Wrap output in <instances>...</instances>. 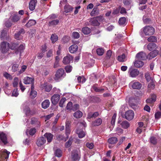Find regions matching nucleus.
<instances>
[{
  "instance_id": "1",
  "label": "nucleus",
  "mask_w": 161,
  "mask_h": 161,
  "mask_svg": "<svg viewBox=\"0 0 161 161\" xmlns=\"http://www.w3.org/2000/svg\"><path fill=\"white\" fill-rule=\"evenodd\" d=\"M143 31L146 36H151L154 34L155 30L153 26L147 25L143 28Z\"/></svg>"
},
{
  "instance_id": "2",
  "label": "nucleus",
  "mask_w": 161,
  "mask_h": 161,
  "mask_svg": "<svg viewBox=\"0 0 161 161\" xmlns=\"http://www.w3.org/2000/svg\"><path fill=\"white\" fill-rule=\"evenodd\" d=\"M10 15L9 19L12 22L16 23L20 19V17L18 15L17 12H11Z\"/></svg>"
},
{
  "instance_id": "3",
  "label": "nucleus",
  "mask_w": 161,
  "mask_h": 161,
  "mask_svg": "<svg viewBox=\"0 0 161 161\" xmlns=\"http://www.w3.org/2000/svg\"><path fill=\"white\" fill-rule=\"evenodd\" d=\"M66 74L63 69L60 68L58 69L56 72L54 80H58L62 77H64L65 76Z\"/></svg>"
},
{
  "instance_id": "4",
  "label": "nucleus",
  "mask_w": 161,
  "mask_h": 161,
  "mask_svg": "<svg viewBox=\"0 0 161 161\" xmlns=\"http://www.w3.org/2000/svg\"><path fill=\"white\" fill-rule=\"evenodd\" d=\"M10 153V152L6 149L2 150L0 154V161H6Z\"/></svg>"
},
{
  "instance_id": "5",
  "label": "nucleus",
  "mask_w": 161,
  "mask_h": 161,
  "mask_svg": "<svg viewBox=\"0 0 161 161\" xmlns=\"http://www.w3.org/2000/svg\"><path fill=\"white\" fill-rule=\"evenodd\" d=\"M80 155V153L77 150H74L71 152V158L74 161H79Z\"/></svg>"
},
{
  "instance_id": "6",
  "label": "nucleus",
  "mask_w": 161,
  "mask_h": 161,
  "mask_svg": "<svg viewBox=\"0 0 161 161\" xmlns=\"http://www.w3.org/2000/svg\"><path fill=\"white\" fill-rule=\"evenodd\" d=\"M9 44L6 42H2L0 46V50L3 53H5L8 51L9 48Z\"/></svg>"
},
{
  "instance_id": "7",
  "label": "nucleus",
  "mask_w": 161,
  "mask_h": 161,
  "mask_svg": "<svg viewBox=\"0 0 161 161\" xmlns=\"http://www.w3.org/2000/svg\"><path fill=\"white\" fill-rule=\"evenodd\" d=\"M125 118L128 120H131L133 119L134 116V112L132 110H129L125 112Z\"/></svg>"
},
{
  "instance_id": "8",
  "label": "nucleus",
  "mask_w": 161,
  "mask_h": 161,
  "mask_svg": "<svg viewBox=\"0 0 161 161\" xmlns=\"http://www.w3.org/2000/svg\"><path fill=\"white\" fill-rule=\"evenodd\" d=\"M0 143L5 145L8 143L7 135L4 132H0Z\"/></svg>"
},
{
  "instance_id": "9",
  "label": "nucleus",
  "mask_w": 161,
  "mask_h": 161,
  "mask_svg": "<svg viewBox=\"0 0 161 161\" xmlns=\"http://www.w3.org/2000/svg\"><path fill=\"white\" fill-rule=\"evenodd\" d=\"M129 73L130 77H135L139 75V72L137 69H134L132 67H131L129 69Z\"/></svg>"
},
{
  "instance_id": "10",
  "label": "nucleus",
  "mask_w": 161,
  "mask_h": 161,
  "mask_svg": "<svg viewBox=\"0 0 161 161\" xmlns=\"http://www.w3.org/2000/svg\"><path fill=\"white\" fill-rule=\"evenodd\" d=\"M60 98V95L58 94H54L51 97L52 103L53 105L56 104L59 101Z\"/></svg>"
},
{
  "instance_id": "11",
  "label": "nucleus",
  "mask_w": 161,
  "mask_h": 161,
  "mask_svg": "<svg viewBox=\"0 0 161 161\" xmlns=\"http://www.w3.org/2000/svg\"><path fill=\"white\" fill-rule=\"evenodd\" d=\"M73 57L70 54H68L63 58V62L64 64L70 63L73 61Z\"/></svg>"
},
{
  "instance_id": "12",
  "label": "nucleus",
  "mask_w": 161,
  "mask_h": 161,
  "mask_svg": "<svg viewBox=\"0 0 161 161\" xmlns=\"http://www.w3.org/2000/svg\"><path fill=\"white\" fill-rule=\"evenodd\" d=\"M136 57L137 60H145L147 58L146 54L143 52H141L137 53Z\"/></svg>"
},
{
  "instance_id": "13",
  "label": "nucleus",
  "mask_w": 161,
  "mask_h": 161,
  "mask_svg": "<svg viewBox=\"0 0 161 161\" xmlns=\"http://www.w3.org/2000/svg\"><path fill=\"white\" fill-rule=\"evenodd\" d=\"M130 86H131L132 88L134 89H140L142 87V84L138 82L132 81L129 84Z\"/></svg>"
},
{
  "instance_id": "14",
  "label": "nucleus",
  "mask_w": 161,
  "mask_h": 161,
  "mask_svg": "<svg viewBox=\"0 0 161 161\" xmlns=\"http://www.w3.org/2000/svg\"><path fill=\"white\" fill-rule=\"evenodd\" d=\"M46 139L43 136L39 137L37 140L36 143L38 147H41L46 142Z\"/></svg>"
},
{
  "instance_id": "15",
  "label": "nucleus",
  "mask_w": 161,
  "mask_h": 161,
  "mask_svg": "<svg viewBox=\"0 0 161 161\" xmlns=\"http://www.w3.org/2000/svg\"><path fill=\"white\" fill-rule=\"evenodd\" d=\"M37 3V0H31L29 3V9L31 11H33L35 9V7Z\"/></svg>"
},
{
  "instance_id": "16",
  "label": "nucleus",
  "mask_w": 161,
  "mask_h": 161,
  "mask_svg": "<svg viewBox=\"0 0 161 161\" xmlns=\"http://www.w3.org/2000/svg\"><path fill=\"white\" fill-rule=\"evenodd\" d=\"M158 51L157 50H154L152 51V52H150L147 56V58L149 59H152V58L155 57L158 54Z\"/></svg>"
},
{
  "instance_id": "17",
  "label": "nucleus",
  "mask_w": 161,
  "mask_h": 161,
  "mask_svg": "<svg viewBox=\"0 0 161 161\" xmlns=\"http://www.w3.org/2000/svg\"><path fill=\"white\" fill-rule=\"evenodd\" d=\"M99 18V17L93 18L90 20V22L92 25L94 26H98L100 25L97 19Z\"/></svg>"
},
{
  "instance_id": "18",
  "label": "nucleus",
  "mask_w": 161,
  "mask_h": 161,
  "mask_svg": "<svg viewBox=\"0 0 161 161\" xmlns=\"http://www.w3.org/2000/svg\"><path fill=\"white\" fill-rule=\"evenodd\" d=\"M34 79L28 76H26L25 77L24 79V83L25 84H34Z\"/></svg>"
},
{
  "instance_id": "19",
  "label": "nucleus",
  "mask_w": 161,
  "mask_h": 161,
  "mask_svg": "<svg viewBox=\"0 0 161 161\" xmlns=\"http://www.w3.org/2000/svg\"><path fill=\"white\" fill-rule=\"evenodd\" d=\"M87 99L89 103H98L101 100L99 97H89Z\"/></svg>"
},
{
  "instance_id": "20",
  "label": "nucleus",
  "mask_w": 161,
  "mask_h": 161,
  "mask_svg": "<svg viewBox=\"0 0 161 161\" xmlns=\"http://www.w3.org/2000/svg\"><path fill=\"white\" fill-rule=\"evenodd\" d=\"M44 136L46 138L48 143L51 142L53 139V135L49 133H46Z\"/></svg>"
},
{
  "instance_id": "21",
  "label": "nucleus",
  "mask_w": 161,
  "mask_h": 161,
  "mask_svg": "<svg viewBox=\"0 0 161 161\" xmlns=\"http://www.w3.org/2000/svg\"><path fill=\"white\" fill-rule=\"evenodd\" d=\"M157 48L156 45L154 43H149L147 46V49L150 51L156 50Z\"/></svg>"
},
{
  "instance_id": "22",
  "label": "nucleus",
  "mask_w": 161,
  "mask_h": 161,
  "mask_svg": "<svg viewBox=\"0 0 161 161\" xmlns=\"http://www.w3.org/2000/svg\"><path fill=\"white\" fill-rule=\"evenodd\" d=\"M76 133L78 135L80 138H82L85 136V133L84 131L80 128H77L76 130Z\"/></svg>"
},
{
  "instance_id": "23",
  "label": "nucleus",
  "mask_w": 161,
  "mask_h": 161,
  "mask_svg": "<svg viewBox=\"0 0 161 161\" xmlns=\"http://www.w3.org/2000/svg\"><path fill=\"white\" fill-rule=\"evenodd\" d=\"M31 123L32 125L40 126V122L38 119L35 117H33L31 118Z\"/></svg>"
},
{
  "instance_id": "24",
  "label": "nucleus",
  "mask_w": 161,
  "mask_h": 161,
  "mask_svg": "<svg viewBox=\"0 0 161 161\" xmlns=\"http://www.w3.org/2000/svg\"><path fill=\"white\" fill-rule=\"evenodd\" d=\"M78 47L76 44H73L69 48V52L71 53H74L78 49Z\"/></svg>"
},
{
  "instance_id": "25",
  "label": "nucleus",
  "mask_w": 161,
  "mask_h": 161,
  "mask_svg": "<svg viewBox=\"0 0 161 161\" xmlns=\"http://www.w3.org/2000/svg\"><path fill=\"white\" fill-rule=\"evenodd\" d=\"M34 85L32 84L31 87V92L30 94V97L32 98L35 97L37 95V92L34 90Z\"/></svg>"
},
{
  "instance_id": "26",
  "label": "nucleus",
  "mask_w": 161,
  "mask_h": 161,
  "mask_svg": "<svg viewBox=\"0 0 161 161\" xmlns=\"http://www.w3.org/2000/svg\"><path fill=\"white\" fill-rule=\"evenodd\" d=\"M50 102L49 100L46 99L43 101L42 103V107L44 109L48 108L50 105Z\"/></svg>"
},
{
  "instance_id": "27",
  "label": "nucleus",
  "mask_w": 161,
  "mask_h": 161,
  "mask_svg": "<svg viewBox=\"0 0 161 161\" xmlns=\"http://www.w3.org/2000/svg\"><path fill=\"white\" fill-rule=\"evenodd\" d=\"M156 98V95L153 94L152 95V98L147 99L146 102L148 103H152L155 101Z\"/></svg>"
},
{
  "instance_id": "28",
  "label": "nucleus",
  "mask_w": 161,
  "mask_h": 161,
  "mask_svg": "<svg viewBox=\"0 0 161 161\" xmlns=\"http://www.w3.org/2000/svg\"><path fill=\"white\" fill-rule=\"evenodd\" d=\"M99 10L97 7H95L91 12L90 14L92 16H94L98 14Z\"/></svg>"
},
{
  "instance_id": "29",
  "label": "nucleus",
  "mask_w": 161,
  "mask_h": 161,
  "mask_svg": "<svg viewBox=\"0 0 161 161\" xmlns=\"http://www.w3.org/2000/svg\"><path fill=\"white\" fill-rule=\"evenodd\" d=\"M102 123V119L101 118H98L93 121L92 125L93 126H98L100 125Z\"/></svg>"
},
{
  "instance_id": "30",
  "label": "nucleus",
  "mask_w": 161,
  "mask_h": 161,
  "mask_svg": "<svg viewBox=\"0 0 161 161\" xmlns=\"http://www.w3.org/2000/svg\"><path fill=\"white\" fill-rule=\"evenodd\" d=\"M118 141V139L116 137H113L109 138L108 140V142L110 144H114Z\"/></svg>"
},
{
  "instance_id": "31",
  "label": "nucleus",
  "mask_w": 161,
  "mask_h": 161,
  "mask_svg": "<svg viewBox=\"0 0 161 161\" xmlns=\"http://www.w3.org/2000/svg\"><path fill=\"white\" fill-rule=\"evenodd\" d=\"M138 60H136L134 63V65L136 67L140 68L142 67L144 65V63L141 61Z\"/></svg>"
},
{
  "instance_id": "32",
  "label": "nucleus",
  "mask_w": 161,
  "mask_h": 161,
  "mask_svg": "<svg viewBox=\"0 0 161 161\" xmlns=\"http://www.w3.org/2000/svg\"><path fill=\"white\" fill-rule=\"evenodd\" d=\"M42 87H44L45 90L47 92H49L52 88L51 85H47V83H45L42 85Z\"/></svg>"
},
{
  "instance_id": "33",
  "label": "nucleus",
  "mask_w": 161,
  "mask_h": 161,
  "mask_svg": "<svg viewBox=\"0 0 161 161\" xmlns=\"http://www.w3.org/2000/svg\"><path fill=\"white\" fill-rule=\"evenodd\" d=\"M121 127L124 129H127L130 126L129 123L127 121H124L120 123Z\"/></svg>"
},
{
  "instance_id": "34",
  "label": "nucleus",
  "mask_w": 161,
  "mask_h": 161,
  "mask_svg": "<svg viewBox=\"0 0 161 161\" xmlns=\"http://www.w3.org/2000/svg\"><path fill=\"white\" fill-rule=\"evenodd\" d=\"M36 23V21L34 20H30L25 25V26L27 27H30L32 26L35 25Z\"/></svg>"
},
{
  "instance_id": "35",
  "label": "nucleus",
  "mask_w": 161,
  "mask_h": 161,
  "mask_svg": "<svg viewBox=\"0 0 161 161\" xmlns=\"http://www.w3.org/2000/svg\"><path fill=\"white\" fill-rule=\"evenodd\" d=\"M59 23V20L57 19H54L48 22V25L51 26L56 25Z\"/></svg>"
},
{
  "instance_id": "36",
  "label": "nucleus",
  "mask_w": 161,
  "mask_h": 161,
  "mask_svg": "<svg viewBox=\"0 0 161 161\" xmlns=\"http://www.w3.org/2000/svg\"><path fill=\"white\" fill-rule=\"evenodd\" d=\"M82 32L85 35L89 34L91 32L90 29L87 27H85L82 29Z\"/></svg>"
},
{
  "instance_id": "37",
  "label": "nucleus",
  "mask_w": 161,
  "mask_h": 161,
  "mask_svg": "<svg viewBox=\"0 0 161 161\" xmlns=\"http://www.w3.org/2000/svg\"><path fill=\"white\" fill-rule=\"evenodd\" d=\"M10 20L9 19H6L4 21V24L5 26L7 28L11 27L12 25V24L10 22Z\"/></svg>"
},
{
  "instance_id": "38",
  "label": "nucleus",
  "mask_w": 161,
  "mask_h": 161,
  "mask_svg": "<svg viewBox=\"0 0 161 161\" xmlns=\"http://www.w3.org/2000/svg\"><path fill=\"white\" fill-rule=\"evenodd\" d=\"M65 12L66 13H69L72 11L73 8L68 4H66L64 7Z\"/></svg>"
},
{
  "instance_id": "39",
  "label": "nucleus",
  "mask_w": 161,
  "mask_h": 161,
  "mask_svg": "<svg viewBox=\"0 0 161 161\" xmlns=\"http://www.w3.org/2000/svg\"><path fill=\"white\" fill-rule=\"evenodd\" d=\"M25 48V45L21 44L17 49L16 51L15 52V53L16 54H18L19 52H20V53H21Z\"/></svg>"
},
{
  "instance_id": "40",
  "label": "nucleus",
  "mask_w": 161,
  "mask_h": 161,
  "mask_svg": "<svg viewBox=\"0 0 161 161\" xmlns=\"http://www.w3.org/2000/svg\"><path fill=\"white\" fill-rule=\"evenodd\" d=\"M126 22V19L125 17H123L120 18L119 20V24L121 25H125Z\"/></svg>"
},
{
  "instance_id": "41",
  "label": "nucleus",
  "mask_w": 161,
  "mask_h": 161,
  "mask_svg": "<svg viewBox=\"0 0 161 161\" xmlns=\"http://www.w3.org/2000/svg\"><path fill=\"white\" fill-rule=\"evenodd\" d=\"M82 113L80 111L75 112L73 114L74 116L76 118H80L82 117Z\"/></svg>"
},
{
  "instance_id": "42",
  "label": "nucleus",
  "mask_w": 161,
  "mask_h": 161,
  "mask_svg": "<svg viewBox=\"0 0 161 161\" xmlns=\"http://www.w3.org/2000/svg\"><path fill=\"white\" fill-rule=\"evenodd\" d=\"M3 76L6 79L11 80L13 79L12 76L7 72H4L3 73Z\"/></svg>"
},
{
  "instance_id": "43",
  "label": "nucleus",
  "mask_w": 161,
  "mask_h": 161,
  "mask_svg": "<svg viewBox=\"0 0 161 161\" xmlns=\"http://www.w3.org/2000/svg\"><path fill=\"white\" fill-rule=\"evenodd\" d=\"M125 56L124 54L118 56L117 60L119 62H123L125 61Z\"/></svg>"
},
{
  "instance_id": "44",
  "label": "nucleus",
  "mask_w": 161,
  "mask_h": 161,
  "mask_svg": "<svg viewBox=\"0 0 161 161\" xmlns=\"http://www.w3.org/2000/svg\"><path fill=\"white\" fill-rule=\"evenodd\" d=\"M147 41L149 42H156L157 41V38L156 36H151L147 38Z\"/></svg>"
},
{
  "instance_id": "45",
  "label": "nucleus",
  "mask_w": 161,
  "mask_h": 161,
  "mask_svg": "<svg viewBox=\"0 0 161 161\" xmlns=\"http://www.w3.org/2000/svg\"><path fill=\"white\" fill-rule=\"evenodd\" d=\"M54 154L56 156L60 157L62 156V152L61 150L58 149L55 151Z\"/></svg>"
},
{
  "instance_id": "46",
  "label": "nucleus",
  "mask_w": 161,
  "mask_h": 161,
  "mask_svg": "<svg viewBox=\"0 0 161 161\" xmlns=\"http://www.w3.org/2000/svg\"><path fill=\"white\" fill-rule=\"evenodd\" d=\"M145 76L147 82H150L153 81V78L151 77L149 73H146Z\"/></svg>"
},
{
  "instance_id": "47",
  "label": "nucleus",
  "mask_w": 161,
  "mask_h": 161,
  "mask_svg": "<svg viewBox=\"0 0 161 161\" xmlns=\"http://www.w3.org/2000/svg\"><path fill=\"white\" fill-rule=\"evenodd\" d=\"M150 142L153 145H155L157 143V139L154 136H151L150 138Z\"/></svg>"
},
{
  "instance_id": "48",
  "label": "nucleus",
  "mask_w": 161,
  "mask_h": 161,
  "mask_svg": "<svg viewBox=\"0 0 161 161\" xmlns=\"http://www.w3.org/2000/svg\"><path fill=\"white\" fill-rule=\"evenodd\" d=\"M51 39L53 43H55L58 39L57 36L55 34H52L51 37Z\"/></svg>"
},
{
  "instance_id": "49",
  "label": "nucleus",
  "mask_w": 161,
  "mask_h": 161,
  "mask_svg": "<svg viewBox=\"0 0 161 161\" xmlns=\"http://www.w3.org/2000/svg\"><path fill=\"white\" fill-rule=\"evenodd\" d=\"M7 30L6 29H3L1 32L0 37L2 40L3 39L5 36H6L7 34Z\"/></svg>"
},
{
  "instance_id": "50",
  "label": "nucleus",
  "mask_w": 161,
  "mask_h": 161,
  "mask_svg": "<svg viewBox=\"0 0 161 161\" xmlns=\"http://www.w3.org/2000/svg\"><path fill=\"white\" fill-rule=\"evenodd\" d=\"M19 79L18 77H15L14 79L13 85L14 87H17L18 85Z\"/></svg>"
},
{
  "instance_id": "51",
  "label": "nucleus",
  "mask_w": 161,
  "mask_h": 161,
  "mask_svg": "<svg viewBox=\"0 0 161 161\" xmlns=\"http://www.w3.org/2000/svg\"><path fill=\"white\" fill-rule=\"evenodd\" d=\"M65 130L66 135L67 136H68L69 137V135L70 134V130L69 125H68L66 124V125Z\"/></svg>"
},
{
  "instance_id": "52",
  "label": "nucleus",
  "mask_w": 161,
  "mask_h": 161,
  "mask_svg": "<svg viewBox=\"0 0 161 161\" xmlns=\"http://www.w3.org/2000/svg\"><path fill=\"white\" fill-rule=\"evenodd\" d=\"M19 65L17 64H14L12 67V71L14 72L17 71L19 69Z\"/></svg>"
},
{
  "instance_id": "53",
  "label": "nucleus",
  "mask_w": 161,
  "mask_h": 161,
  "mask_svg": "<svg viewBox=\"0 0 161 161\" xmlns=\"http://www.w3.org/2000/svg\"><path fill=\"white\" fill-rule=\"evenodd\" d=\"M57 139L59 140H63L64 141H66L68 138V136L65 137L64 135H60L58 136Z\"/></svg>"
},
{
  "instance_id": "54",
  "label": "nucleus",
  "mask_w": 161,
  "mask_h": 161,
  "mask_svg": "<svg viewBox=\"0 0 161 161\" xmlns=\"http://www.w3.org/2000/svg\"><path fill=\"white\" fill-rule=\"evenodd\" d=\"M27 68V66L26 65H23L22 66L21 69L20 71H18L17 75H19L20 74L23 73Z\"/></svg>"
},
{
  "instance_id": "55",
  "label": "nucleus",
  "mask_w": 161,
  "mask_h": 161,
  "mask_svg": "<svg viewBox=\"0 0 161 161\" xmlns=\"http://www.w3.org/2000/svg\"><path fill=\"white\" fill-rule=\"evenodd\" d=\"M104 50L102 48H98L96 50L97 54L100 56L103 55L104 53Z\"/></svg>"
},
{
  "instance_id": "56",
  "label": "nucleus",
  "mask_w": 161,
  "mask_h": 161,
  "mask_svg": "<svg viewBox=\"0 0 161 161\" xmlns=\"http://www.w3.org/2000/svg\"><path fill=\"white\" fill-rule=\"evenodd\" d=\"M72 37L75 39H78L80 37V35L77 32H73L72 34Z\"/></svg>"
},
{
  "instance_id": "57",
  "label": "nucleus",
  "mask_w": 161,
  "mask_h": 161,
  "mask_svg": "<svg viewBox=\"0 0 161 161\" xmlns=\"http://www.w3.org/2000/svg\"><path fill=\"white\" fill-rule=\"evenodd\" d=\"M155 84L153 82V81L150 82V83H149L148 85V87L150 89H153L155 87Z\"/></svg>"
},
{
  "instance_id": "58",
  "label": "nucleus",
  "mask_w": 161,
  "mask_h": 161,
  "mask_svg": "<svg viewBox=\"0 0 161 161\" xmlns=\"http://www.w3.org/2000/svg\"><path fill=\"white\" fill-rule=\"evenodd\" d=\"M77 80L79 82H81L82 83H83L85 82L86 79L84 77L79 76L77 78Z\"/></svg>"
},
{
  "instance_id": "59",
  "label": "nucleus",
  "mask_w": 161,
  "mask_h": 161,
  "mask_svg": "<svg viewBox=\"0 0 161 161\" xmlns=\"http://www.w3.org/2000/svg\"><path fill=\"white\" fill-rule=\"evenodd\" d=\"M72 139L71 138H70L68 140L65 144V146L66 147H69L71 144H72Z\"/></svg>"
},
{
  "instance_id": "60",
  "label": "nucleus",
  "mask_w": 161,
  "mask_h": 161,
  "mask_svg": "<svg viewBox=\"0 0 161 161\" xmlns=\"http://www.w3.org/2000/svg\"><path fill=\"white\" fill-rule=\"evenodd\" d=\"M24 111L26 115H29L31 114L30 109L28 106L26 107L24 109Z\"/></svg>"
},
{
  "instance_id": "61",
  "label": "nucleus",
  "mask_w": 161,
  "mask_h": 161,
  "mask_svg": "<svg viewBox=\"0 0 161 161\" xmlns=\"http://www.w3.org/2000/svg\"><path fill=\"white\" fill-rule=\"evenodd\" d=\"M66 100V99L65 97H63L61 99L59 104L60 107H63V104Z\"/></svg>"
},
{
  "instance_id": "62",
  "label": "nucleus",
  "mask_w": 161,
  "mask_h": 161,
  "mask_svg": "<svg viewBox=\"0 0 161 161\" xmlns=\"http://www.w3.org/2000/svg\"><path fill=\"white\" fill-rule=\"evenodd\" d=\"M72 107H73L72 103L71 102H69L67 104L66 108L67 110H72Z\"/></svg>"
},
{
  "instance_id": "63",
  "label": "nucleus",
  "mask_w": 161,
  "mask_h": 161,
  "mask_svg": "<svg viewBox=\"0 0 161 161\" xmlns=\"http://www.w3.org/2000/svg\"><path fill=\"white\" fill-rule=\"evenodd\" d=\"M65 69L66 72L68 73H70L72 70V67L71 66H67L65 67Z\"/></svg>"
},
{
  "instance_id": "64",
  "label": "nucleus",
  "mask_w": 161,
  "mask_h": 161,
  "mask_svg": "<svg viewBox=\"0 0 161 161\" xmlns=\"http://www.w3.org/2000/svg\"><path fill=\"white\" fill-rule=\"evenodd\" d=\"M132 2V0H123V3L125 5H129Z\"/></svg>"
}]
</instances>
